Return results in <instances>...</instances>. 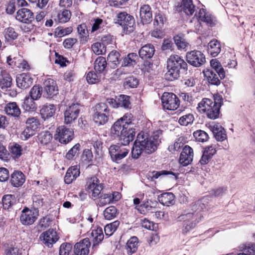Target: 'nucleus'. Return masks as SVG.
<instances>
[{"mask_svg": "<svg viewBox=\"0 0 255 255\" xmlns=\"http://www.w3.org/2000/svg\"><path fill=\"white\" fill-rule=\"evenodd\" d=\"M160 142L158 134L150 136L147 133L140 132L137 135L131 150L132 157L137 159L142 152L151 154L154 152Z\"/></svg>", "mask_w": 255, "mask_h": 255, "instance_id": "1", "label": "nucleus"}, {"mask_svg": "<svg viewBox=\"0 0 255 255\" xmlns=\"http://www.w3.org/2000/svg\"><path fill=\"white\" fill-rule=\"evenodd\" d=\"M187 63L180 56L172 55L167 61V71L165 74V79L168 81L177 79L181 72L187 70Z\"/></svg>", "mask_w": 255, "mask_h": 255, "instance_id": "2", "label": "nucleus"}, {"mask_svg": "<svg viewBox=\"0 0 255 255\" xmlns=\"http://www.w3.org/2000/svg\"><path fill=\"white\" fill-rule=\"evenodd\" d=\"M221 96H214L213 101L209 98H203L198 103V109L200 113L205 114L211 119H216L219 117L220 109L222 103Z\"/></svg>", "mask_w": 255, "mask_h": 255, "instance_id": "3", "label": "nucleus"}, {"mask_svg": "<svg viewBox=\"0 0 255 255\" xmlns=\"http://www.w3.org/2000/svg\"><path fill=\"white\" fill-rule=\"evenodd\" d=\"M109 110L107 105L100 103L95 106L94 113L93 116V121L98 125L105 124L109 120Z\"/></svg>", "mask_w": 255, "mask_h": 255, "instance_id": "4", "label": "nucleus"}, {"mask_svg": "<svg viewBox=\"0 0 255 255\" xmlns=\"http://www.w3.org/2000/svg\"><path fill=\"white\" fill-rule=\"evenodd\" d=\"M177 220L178 222H184V229L183 231L186 233L194 228L200 221L197 214H194L193 213L191 212L181 214L178 217Z\"/></svg>", "mask_w": 255, "mask_h": 255, "instance_id": "5", "label": "nucleus"}, {"mask_svg": "<svg viewBox=\"0 0 255 255\" xmlns=\"http://www.w3.org/2000/svg\"><path fill=\"white\" fill-rule=\"evenodd\" d=\"M129 151V149L122 144L112 145L109 148V154L112 161L116 163H120L121 160L127 155Z\"/></svg>", "mask_w": 255, "mask_h": 255, "instance_id": "6", "label": "nucleus"}, {"mask_svg": "<svg viewBox=\"0 0 255 255\" xmlns=\"http://www.w3.org/2000/svg\"><path fill=\"white\" fill-rule=\"evenodd\" d=\"M26 128L20 134V138L22 140H27L35 133L40 125L39 121L35 117H30L25 122Z\"/></svg>", "mask_w": 255, "mask_h": 255, "instance_id": "7", "label": "nucleus"}, {"mask_svg": "<svg viewBox=\"0 0 255 255\" xmlns=\"http://www.w3.org/2000/svg\"><path fill=\"white\" fill-rule=\"evenodd\" d=\"M162 105L164 109L175 110L180 105V101L176 95L172 93L164 92L161 98Z\"/></svg>", "mask_w": 255, "mask_h": 255, "instance_id": "8", "label": "nucleus"}, {"mask_svg": "<svg viewBox=\"0 0 255 255\" xmlns=\"http://www.w3.org/2000/svg\"><path fill=\"white\" fill-rule=\"evenodd\" d=\"M74 132L72 128H67L64 126L59 127L56 129L55 137L60 142L66 144L73 138Z\"/></svg>", "mask_w": 255, "mask_h": 255, "instance_id": "9", "label": "nucleus"}, {"mask_svg": "<svg viewBox=\"0 0 255 255\" xmlns=\"http://www.w3.org/2000/svg\"><path fill=\"white\" fill-rule=\"evenodd\" d=\"M186 59L190 64L196 67L201 66L206 61L204 55L198 50H193L187 52Z\"/></svg>", "mask_w": 255, "mask_h": 255, "instance_id": "10", "label": "nucleus"}, {"mask_svg": "<svg viewBox=\"0 0 255 255\" xmlns=\"http://www.w3.org/2000/svg\"><path fill=\"white\" fill-rule=\"evenodd\" d=\"M79 104H73L69 106L64 112V123L66 125L72 124L77 119L80 110Z\"/></svg>", "mask_w": 255, "mask_h": 255, "instance_id": "11", "label": "nucleus"}, {"mask_svg": "<svg viewBox=\"0 0 255 255\" xmlns=\"http://www.w3.org/2000/svg\"><path fill=\"white\" fill-rule=\"evenodd\" d=\"M88 191L92 194L93 197H97L103 189V184L100 183L97 177L94 176L88 179L86 185Z\"/></svg>", "mask_w": 255, "mask_h": 255, "instance_id": "12", "label": "nucleus"}, {"mask_svg": "<svg viewBox=\"0 0 255 255\" xmlns=\"http://www.w3.org/2000/svg\"><path fill=\"white\" fill-rule=\"evenodd\" d=\"M44 96L47 98H52L58 94V86L54 80L48 78L43 83Z\"/></svg>", "mask_w": 255, "mask_h": 255, "instance_id": "13", "label": "nucleus"}, {"mask_svg": "<svg viewBox=\"0 0 255 255\" xmlns=\"http://www.w3.org/2000/svg\"><path fill=\"white\" fill-rule=\"evenodd\" d=\"M40 239L43 243L49 248L52 247L53 244L58 240L57 233L53 229H49L42 233L40 236Z\"/></svg>", "mask_w": 255, "mask_h": 255, "instance_id": "14", "label": "nucleus"}, {"mask_svg": "<svg viewBox=\"0 0 255 255\" xmlns=\"http://www.w3.org/2000/svg\"><path fill=\"white\" fill-rule=\"evenodd\" d=\"M16 19L22 23L29 24L34 20L33 13L27 8L19 9L16 13Z\"/></svg>", "mask_w": 255, "mask_h": 255, "instance_id": "15", "label": "nucleus"}, {"mask_svg": "<svg viewBox=\"0 0 255 255\" xmlns=\"http://www.w3.org/2000/svg\"><path fill=\"white\" fill-rule=\"evenodd\" d=\"M135 135V129L132 127H128L127 129L123 131L122 133L120 134L117 139L121 142V144L126 146L134 139Z\"/></svg>", "mask_w": 255, "mask_h": 255, "instance_id": "16", "label": "nucleus"}, {"mask_svg": "<svg viewBox=\"0 0 255 255\" xmlns=\"http://www.w3.org/2000/svg\"><path fill=\"white\" fill-rule=\"evenodd\" d=\"M38 214L28 208H25L22 211L20 220L21 223L24 225L32 224L37 219Z\"/></svg>", "mask_w": 255, "mask_h": 255, "instance_id": "17", "label": "nucleus"}, {"mask_svg": "<svg viewBox=\"0 0 255 255\" xmlns=\"http://www.w3.org/2000/svg\"><path fill=\"white\" fill-rule=\"evenodd\" d=\"M90 246L91 242L88 238L76 243L74 246L75 255H88Z\"/></svg>", "mask_w": 255, "mask_h": 255, "instance_id": "18", "label": "nucleus"}, {"mask_svg": "<svg viewBox=\"0 0 255 255\" xmlns=\"http://www.w3.org/2000/svg\"><path fill=\"white\" fill-rule=\"evenodd\" d=\"M193 150L189 145H185L180 154L179 161L183 166H187L193 160Z\"/></svg>", "mask_w": 255, "mask_h": 255, "instance_id": "19", "label": "nucleus"}, {"mask_svg": "<svg viewBox=\"0 0 255 255\" xmlns=\"http://www.w3.org/2000/svg\"><path fill=\"white\" fill-rule=\"evenodd\" d=\"M179 12H183L187 15H192L196 10V6L192 0H182L180 4L177 6Z\"/></svg>", "mask_w": 255, "mask_h": 255, "instance_id": "20", "label": "nucleus"}, {"mask_svg": "<svg viewBox=\"0 0 255 255\" xmlns=\"http://www.w3.org/2000/svg\"><path fill=\"white\" fill-rule=\"evenodd\" d=\"M139 17L143 24L149 23L151 21L152 13L149 5L143 4L141 6L139 10Z\"/></svg>", "mask_w": 255, "mask_h": 255, "instance_id": "21", "label": "nucleus"}, {"mask_svg": "<svg viewBox=\"0 0 255 255\" xmlns=\"http://www.w3.org/2000/svg\"><path fill=\"white\" fill-rule=\"evenodd\" d=\"M209 128L212 131L217 140L222 141L227 138L226 131L219 124L211 125L209 126Z\"/></svg>", "mask_w": 255, "mask_h": 255, "instance_id": "22", "label": "nucleus"}, {"mask_svg": "<svg viewBox=\"0 0 255 255\" xmlns=\"http://www.w3.org/2000/svg\"><path fill=\"white\" fill-rule=\"evenodd\" d=\"M195 16L198 20L197 25L199 26H200V21L205 22L210 26L213 23L211 15L204 8L200 9L199 11L195 13Z\"/></svg>", "mask_w": 255, "mask_h": 255, "instance_id": "23", "label": "nucleus"}, {"mask_svg": "<svg viewBox=\"0 0 255 255\" xmlns=\"http://www.w3.org/2000/svg\"><path fill=\"white\" fill-rule=\"evenodd\" d=\"M16 84L19 88L26 89L30 86L32 83L33 79L29 75L22 73L16 77Z\"/></svg>", "mask_w": 255, "mask_h": 255, "instance_id": "24", "label": "nucleus"}, {"mask_svg": "<svg viewBox=\"0 0 255 255\" xmlns=\"http://www.w3.org/2000/svg\"><path fill=\"white\" fill-rule=\"evenodd\" d=\"M157 204V202L155 200H150L146 198L142 201V204H140V206H135V209L137 210L140 214L145 215V211L143 208H144L146 211H148L152 208H155Z\"/></svg>", "mask_w": 255, "mask_h": 255, "instance_id": "25", "label": "nucleus"}, {"mask_svg": "<svg viewBox=\"0 0 255 255\" xmlns=\"http://www.w3.org/2000/svg\"><path fill=\"white\" fill-rule=\"evenodd\" d=\"M155 49L153 45L147 44L143 46L139 50V57L142 59H150L154 54Z\"/></svg>", "mask_w": 255, "mask_h": 255, "instance_id": "26", "label": "nucleus"}, {"mask_svg": "<svg viewBox=\"0 0 255 255\" xmlns=\"http://www.w3.org/2000/svg\"><path fill=\"white\" fill-rule=\"evenodd\" d=\"M80 172L77 166L70 167L67 171L64 177L65 183L69 184L80 175Z\"/></svg>", "mask_w": 255, "mask_h": 255, "instance_id": "27", "label": "nucleus"}, {"mask_svg": "<svg viewBox=\"0 0 255 255\" xmlns=\"http://www.w3.org/2000/svg\"><path fill=\"white\" fill-rule=\"evenodd\" d=\"M127 128L128 127L124 126V125L121 123V121L117 120L111 128V136L114 138L117 139L120 134L122 133L123 131Z\"/></svg>", "mask_w": 255, "mask_h": 255, "instance_id": "28", "label": "nucleus"}, {"mask_svg": "<svg viewBox=\"0 0 255 255\" xmlns=\"http://www.w3.org/2000/svg\"><path fill=\"white\" fill-rule=\"evenodd\" d=\"M56 107L53 104L44 105L40 110L42 118L45 120L53 117L56 112Z\"/></svg>", "mask_w": 255, "mask_h": 255, "instance_id": "29", "label": "nucleus"}, {"mask_svg": "<svg viewBox=\"0 0 255 255\" xmlns=\"http://www.w3.org/2000/svg\"><path fill=\"white\" fill-rule=\"evenodd\" d=\"M203 73L211 84L218 86L221 84L218 74L217 75L213 70L207 69L203 71Z\"/></svg>", "mask_w": 255, "mask_h": 255, "instance_id": "30", "label": "nucleus"}, {"mask_svg": "<svg viewBox=\"0 0 255 255\" xmlns=\"http://www.w3.org/2000/svg\"><path fill=\"white\" fill-rule=\"evenodd\" d=\"M25 182L24 174L21 171H15L11 175L10 182L14 187H19Z\"/></svg>", "mask_w": 255, "mask_h": 255, "instance_id": "31", "label": "nucleus"}, {"mask_svg": "<svg viewBox=\"0 0 255 255\" xmlns=\"http://www.w3.org/2000/svg\"><path fill=\"white\" fill-rule=\"evenodd\" d=\"M5 113L11 116L17 118L21 114V111L15 102H10L4 107Z\"/></svg>", "mask_w": 255, "mask_h": 255, "instance_id": "32", "label": "nucleus"}, {"mask_svg": "<svg viewBox=\"0 0 255 255\" xmlns=\"http://www.w3.org/2000/svg\"><path fill=\"white\" fill-rule=\"evenodd\" d=\"M221 45L216 39L211 40L208 44V53L212 57L217 56L221 52Z\"/></svg>", "mask_w": 255, "mask_h": 255, "instance_id": "33", "label": "nucleus"}, {"mask_svg": "<svg viewBox=\"0 0 255 255\" xmlns=\"http://www.w3.org/2000/svg\"><path fill=\"white\" fill-rule=\"evenodd\" d=\"M91 235L93 238V247L98 245L103 241L104 237L103 230L100 227H98L96 229L93 230Z\"/></svg>", "mask_w": 255, "mask_h": 255, "instance_id": "34", "label": "nucleus"}, {"mask_svg": "<svg viewBox=\"0 0 255 255\" xmlns=\"http://www.w3.org/2000/svg\"><path fill=\"white\" fill-rule=\"evenodd\" d=\"M158 199L162 205L169 206L173 204L174 195L170 192L164 193L158 196Z\"/></svg>", "mask_w": 255, "mask_h": 255, "instance_id": "35", "label": "nucleus"}, {"mask_svg": "<svg viewBox=\"0 0 255 255\" xmlns=\"http://www.w3.org/2000/svg\"><path fill=\"white\" fill-rule=\"evenodd\" d=\"M118 21L120 25L124 26H131L133 23V17L126 12H121L118 15Z\"/></svg>", "mask_w": 255, "mask_h": 255, "instance_id": "36", "label": "nucleus"}, {"mask_svg": "<svg viewBox=\"0 0 255 255\" xmlns=\"http://www.w3.org/2000/svg\"><path fill=\"white\" fill-rule=\"evenodd\" d=\"M138 247V239L136 237L130 238L127 243L126 250L128 255H130L134 253Z\"/></svg>", "mask_w": 255, "mask_h": 255, "instance_id": "37", "label": "nucleus"}, {"mask_svg": "<svg viewBox=\"0 0 255 255\" xmlns=\"http://www.w3.org/2000/svg\"><path fill=\"white\" fill-rule=\"evenodd\" d=\"M210 65L211 67L218 74L221 79H223L225 77V71L218 60L216 59H212L210 61Z\"/></svg>", "mask_w": 255, "mask_h": 255, "instance_id": "38", "label": "nucleus"}, {"mask_svg": "<svg viewBox=\"0 0 255 255\" xmlns=\"http://www.w3.org/2000/svg\"><path fill=\"white\" fill-rule=\"evenodd\" d=\"M137 59L138 56L136 53H129L123 59L122 66L124 67L133 66L136 64Z\"/></svg>", "mask_w": 255, "mask_h": 255, "instance_id": "39", "label": "nucleus"}, {"mask_svg": "<svg viewBox=\"0 0 255 255\" xmlns=\"http://www.w3.org/2000/svg\"><path fill=\"white\" fill-rule=\"evenodd\" d=\"M107 63L105 58L100 56L94 62V70L96 72L102 73L107 67Z\"/></svg>", "mask_w": 255, "mask_h": 255, "instance_id": "40", "label": "nucleus"}, {"mask_svg": "<svg viewBox=\"0 0 255 255\" xmlns=\"http://www.w3.org/2000/svg\"><path fill=\"white\" fill-rule=\"evenodd\" d=\"M12 85V78L7 72H4L3 76L0 79V88L6 91Z\"/></svg>", "mask_w": 255, "mask_h": 255, "instance_id": "41", "label": "nucleus"}, {"mask_svg": "<svg viewBox=\"0 0 255 255\" xmlns=\"http://www.w3.org/2000/svg\"><path fill=\"white\" fill-rule=\"evenodd\" d=\"M71 16V13L70 11L67 9H64L58 12L55 20L59 23H66L69 20Z\"/></svg>", "mask_w": 255, "mask_h": 255, "instance_id": "42", "label": "nucleus"}, {"mask_svg": "<svg viewBox=\"0 0 255 255\" xmlns=\"http://www.w3.org/2000/svg\"><path fill=\"white\" fill-rule=\"evenodd\" d=\"M15 197L12 195H5L2 199V203L3 209L10 210L12 206L15 203Z\"/></svg>", "mask_w": 255, "mask_h": 255, "instance_id": "43", "label": "nucleus"}, {"mask_svg": "<svg viewBox=\"0 0 255 255\" xmlns=\"http://www.w3.org/2000/svg\"><path fill=\"white\" fill-rule=\"evenodd\" d=\"M206 208V204L202 202V200H199L191 205V213L198 215V219L200 220L201 216L199 213Z\"/></svg>", "mask_w": 255, "mask_h": 255, "instance_id": "44", "label": "nucleus"}, {"mask_svg": "<svg viewBox=\"0 0 255 255\" xmlns=\"http://www.w3.org/2000/svg\"><path fill=\"white\" fill-rule=\"evenodd\" d=\"M106 25L107 22L105 20L100 18L94 19V22L92 26L91 32H94L97 30L101 32L105 30V27H107Z\"/></svg>", "mask_w": 255, "mask_h": 255, "instance_id": "45", "label": "nucleus"}, {"mask_svg": "<svg viewBox=\"0 0 255 255\" xmlns=\"http://www.w3.org/2000/svg\"><path fill=\"white\" fill-rule=\"evenodd\" d=\"M34 100L31 98L25 97L22 105L23 109L27 112L36 110L37 107Z\"/></svg>", "mask_w": 255, "mask_h": 255, "instance_id": "46", "label": "nucleus"}, {"mask_svg": "<svg viewBox=\"0 0 255 255\" xmlns=\"http://www.w3.org/2000/svg\"><path fill=\"white\" fill-rule=\"evenodd\" d=\"M240 251H243L244 254L247 255H255V244L247 243L241 245L240 246Z\"/></svg>", "mask_w": 255, "mask_h": 255, "instance_id": "47", "label": "nucleus"}, {"mask_svg": "<svg viewBox=\"0 0 255 255\" xmlns=\"http://www.w3.org/2000/svg\"><path fill=\"white\" fill-rule=\"evenodd\" d=\"M120 224V222L118 220L107 224L104 228L106 235L108 237L112 235L117 230Z\"/></svg>", "mask_w": 255, "mask_h": 255, "instance_id": "48", "label": "nucleus"}, {"mask_svg": "<svg viewBox=\"0 0 255 255\" xmlns=\"http://www.w3.org/2000/svg\"><path fill=\"white\" fill-rule=\"evenodd\" d=\"M87 81L89 84H96L99 82L101 79V73L90 71L87 75Z\"/></svg>", "mask_w": 255, "mask_h": 255, "instance_id": "49", "label": "nucleus"}, {"mask_svg": "<svg viewBox=\"0 0 255 255\" xmlns=\"http://www.w3.org/2000/svg\"><path fill=\"white\" fill-rule=\"evenodd\" d=\"M120 54L116 50L112 51L108 56V61L113 64V67L117 66L120 63Z\"/></svg>", "mask_w": 255, "mask_h": 255, "instance_id": "50", "label": "nucleus"}, {"mask_svg": "<svg viewBox=\"0 0 255 255\" xmlns=\"http://www.w3.org/2000/svg\"><path fill=\"white\" fill-rule=\"evenodd\" d=\"M194 120L193 114L188 113L182 115L178 120V123L181 126H186L191 124Z\"/></svg>", "mask_w": 255, "mask_h": 255, "instance_id": "51", "label": "nucleus"}, {"mask_svg": "<svg viewBox=\"0 0 255 255\" xmlns=\"http://www.w3.org/2000/svg\"><path fill=\"white\" fill-rule=\"evenodd\" d=\"M138 83V80L136 77L130 76L125 79L124 85L127 88H134L137 87Z\"/></svg>", "mask_w": 255, "mask_h": 255, "instance_id": "52", "label": "nucleus"}, {"mask_svg": "<svg viewBox=\"0 0 255 255\" xmlns=\"http://www.w3.org/2000/svg\"><path fill=\"white\" fill-rule=\"evenodd\" d=\"M117 215V209L114 206L107 207L104 211V216L107 220H112L116 217Z\"/></svg>", "mask_w": 255, "mask_h": 255, "instance_id": "53", "label": "nucleus"}, {"mask_svg": "<svg viewBox=\"0 0 255 255\" xmlns=\"http://www.w3.org/2000/svg\"><path fill=\"white\" fill-rule=\"evenodd\" d=\"M52 138V135L50 132L47 131H43L41 132L38 136L39 141L43 144H47Z\"/></svg>", "mask_w": 255, "mask_h": 255, "instance_id": "54", "label": "nucleus"}, {"mask_svg": "<svg viewBox=\"0 0 255 255\" xmlns=\"http://www.w3.org/2000/svg\"><path fill=\"white\" fill-rule=\"evenodd\" d=\"M193 136L196 141L201 142L207 141L209 138L208 134L205 131L200 129L194 131Z\"/></svg>", "mask_w": 255, "mask_h": 255, "instance_id": "55", "label": "nucleus"}, {"mask_svg": "<svg viewBox=\"0 0 255 255\" xmlns=\"http://www.w3.org/2000/svg\"><path fill=\"white\" fill-rule=\"evenodd\" d=\"M81 145L79 143H77L74 145L66 153L65 157L68 160L73 159L75 156L79 155Z\"/></svg>", "mask_w": 255, "mask_h": 255, "instance_id": "56", "label": "nucleus"}, {"mask_svg": "<svg viewBox=\"0 0 255 255\" xmlns=\"http://www.w3.org/2000/svg\"><path fill=\"white\" fill-rule=\"evenodd\" d=\"M9 151L13 158H18L21 155V146L16 143H13L9 146Z\"/></svg>", "mask_w": 255, "mask_h": 255, "instance_id": "57", "label": "nucleus"}, {"mask_svg": "<svg viewBox=\"0 0 255 255\" xmlns=\"http://www.w3.org/2000/svg\"><path fill=\"white\" fill-rule=\"evenodd\" d=\"M72 31L73 28L71 26L66 28L58 27L55 29V34L57 37H62L70 34Z\"/></svg>", "mask_w": 255, "mask_h": 255, "instance_id": "58", "label": "nucleus"}, {"mask_svg": "<svg viewBox=\"0 0 255 255\" xmlns=\"http://www.w3.org/2000/svg\"><path fill=\"white\" fill-rule=\"evenodd\" d=\"M166 20V18L162 12L158 11V12L155 13L154 21V25L156 24L161 28Z\"/></svg>", "mask_w": 255, "mask_h": 255, "instance_id": "59", "label": "nucleus"}, {"mask_svg": "<svg viewBox=\"0 0 255 255\" xmlns=\"http://www.w3.org/2000/svg\"><path fill=\"white\" fill-rule=\"evenodd\" d=\"M42 92V87L39 86H34L30 91V95L31 98L34 100H37L40 98Z\"/></svg>", "mask_w": 255, "mask_h": 255, "instance_id": "60", "label": "nucleus"}, {"mask_svg": "<svg viewBox=\"0 0 255 255\" xmlns=\"http://www.w3.org/2000/svg\"><path fill=\"white\" fill-rule=\"evenodd\" d=\"M118 104L119 107L128 108L130 104L129 97L124 95H121L118 98Z\"/></svg>", "mask_w": 255, "mask_h": 255, "instance_id": "61", "label": "nucleus"}, {"mask_svg": "<svg viewBox=\"0 0 255 255\" xmlns=\"http://www.w3.org/2000/svg\"><path fill=\"white\" fill-rule=\"evenodd\" d=\"M91 48L97 55L104 54L106 52L104 46L101 43L96 42L92 45Z\"/></svg>", "mask_w": 255, "mask_h": 255, "instance_id": "62", "label": "nucleus"}, {"mask_svg": "<svg viewBox=\"0 0 255 255\" xmlns=\"http://www.w3.org/2000/svg\"><path fill=\"white\" fill-rule=\"evenodd\" d=\"M33 206L35 209L42 207L44 203V199L42 195H35L32 196Z\"/></svg>", "mask_w": 255, "mask_h": 255, "instance_id": "63", "label": "nucleus"}, {"mask_svg": "<svg viewBox=\"0 0 255 255\" xmlns=\"http://www.w3.org/2000/svg\"><path fill=\"white\" fill-rule=\"evenodd\" d=\"M18 35V33L12 27H8L5 29L4 37L7 40H14L17 37Z\"/></svg>", "mask_w": 255, "mask_h": 255, "instance_id": "64", "label": "nucleus"}]
</instances>
